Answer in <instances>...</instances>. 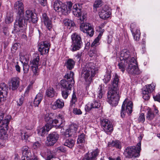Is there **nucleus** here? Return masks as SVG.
<instances>
[{"instance_id":"f3484780","label":"nucleus","mask_w":160,"mask_h":160,"mask_svg":"<svg viewBox=\"0 0 160 160\" xmlns=\"http://www.w3.org/2000/svg\"><path fill=\"white\" fill-rule=\"evenodd\" d=\"M49 47L50 45L48 42H42L39 44L38 50L42 54H45L48 53Z\"/></svg>"},{"instance_id":"dca6fc26","label":"nucleus","mask_w":160,"mask_h":160,"mask_svg":"<svg viewBox=\"0 0 160 160\" xmlns=\"http://www.w3.org/2000/svg\"><path fill=\"white\" fill-rule=\"evenodd\" d=\"M99 152V150L97 148L90 153H87L82 160H96V157Z\"/></svg>"},{"instance_id":"3c124183","label":"nucleus","mask_w":160,"mask_h":160,"mask_svg":"<svg viewBox=\"0 0 160 160\" xmlns=\"http://www.w3.org/2000/svg\"><path fill=\"white\" fill-rule=\"evenodd\" d=\"M138 120L139 122L143 123L145 120L144 115L143 113L140 114L138 118Z\"/></svg>"},{"instance_id":"6e6d98bb","label":"nucleus","mask_w":160,"mask_h":160,"mask_svg":"<svg viewBox=\"0 0 160 160\" xmlns=\"http://www.w3.org/2000/svg\"><path fill=\"white\" fill-rule=\"evenodd\" d=\"M57 152H61L65 153L66 152V149H65V147L64 146H60L59 147H58L57 148Z\"/></svg>"},{"instance_id":"393cba45","label":"nucleus","mask_w":160,"mask_h":160,"mask_svg":"<svg viewBox=\"0 0 160 160\" xmlns=\"http://www.w3.org/2000/svg\"><path fill=\"white\" fill-rule=\"evenodd\" d=\"M111 14V12L106 7L102 9L99 14L100 18L103 19H106L109 18Z\"/></svg>"},{"instance_id":"5fc2aeb1","label":"nucleus","mask_w":160,"mask_h":160,"mask_svg":"<svg viewBox=\"0 0 160 160\" xmlns=\"http://www.w3.org/2000/svg\"><path fill=\"white\" fill-rule=\"evenodd\" d=\"M21 139L22 140H27L28 139V136L26 133L21 132Z\"/></svg>"},{"instance_id":"49530a36","label":"nucleus","mask_w":160,"mask_h":160,"mask_svg":"<svg viewBox=\"0 0 160 160\" xmlns=\"http://www.w3.org/2000/svg\"><path fill=\"white\" fill-rule=\"evenodd\" d=\"M102 5V2L101 0H96L94 4V8L96 9L101 7Z\"/></svg>"},{"instance_id":"9d476101","label":"nucleus","mask_w":160,"mask_h":160,"mask_svg":"<svg viewBox=\"0 0 160 160\" xmlns=\"http://www.w3.org/2000/svg\"><path fill=\"white\" fill-rule=\"evenodd\" d=\"M133 103L131 101L127 102V100L126 99L122 104L121 112V116L122 118H124L126 113L128 114H131L132 112Z\"/></svg>"},{"instance_id":"412c9836","label":"nucleus","mask_w":160,"mask_h":160,"mask_svg":"<svg viewBox=\"0 0 160 160\" xmlns=\"http://www.w3.org/2000/svg\"><path fill=\"white\" fill-rule=\"evenodd\" d=\"M52 128V125L47 123L42 128L37 129L38 133L39 136H44L46 132H48Z\"/></svg>"},{"instance_id":"7c9ffc66","label":"nucleus","mask_w":160,"mask_h":160,"mask_svg":"<svg viewBox=\"0 0 160 160\" xmlns=\"http://www.w3.org/2000/svg\"><path fill=\"white\" fill-rule=\"evenodd\" d=\"M108 145L109 147L113 146L119 149L121 148V143L119 141H111L108 142Z\"/></svg>"},{"instance_id":"79ce46f5","label":"nucleus","mask_w":160,"mask_h":160,"mask_svg":"<svg viewBox=\"0 0 160 160\" xmlns=\"http://www.w3.org/2000/svg\"><path fill=\"white\" fill-rule=\"evenodd\" d=\"M154 117V114L152 112L151 110H149L148 111L146 118L148 120H151Z\"/></svg>"},{"instance_id":"13d9d810","label":"nucleus","mask_w":160,"mask_h":160,"mask_svg":"<svg viewBox=\"0 0 160 160\" xmlns=\"http://www.w3.org/2000/svg\"><path fill=\"white\" fill-rule=\"evenodd\" d=\"M23 99L22 97L20 98L17 101V105L19 106H21L23 103Z\"/></svg>"},{"instance_id":"a19ab883","label":"nucleus","mask_w":160,"mask_h":160,"mask_svg":"<svg viewBox=\"0 0 160 160\" xmlns=\"http://www.w3.org/2000/svg\"><path fill=\"white\" fill-rule=\"evenodd\" d=\"M72 4L71 2H67V5H65V8L66 10V12L65 14H62L66 15L67 14L68 12L71 11L72 8Z\"/></svg>"},{"instance_id":"e2e57ef3","label":"nucleus","mask_w":160,"mask_h":160,"mask_svg":"<svg viewBox=\"0 0 160 160\" xmlns=\"http://www.w3.org/2000/svg\"><path fill=\"white\" fill-rule=\"evenodd\" d=\"M39 2L41 5L45 6L47 4V0H39Z\"/></svg>"},{"instance_id":"0eeeda50","label":"nucleus","mask_w":160,"mask_h":160,"mask_svg":"<svg viewBox=\"0 0 160 160\" xmlns=\"http://www.w3.org/2000/svg\"><path fill=\"white\" fill-rule=\"evenodd\" d=\"M108 101L112 106L117 105L119 100V96L118 90L110 89L107 94Z\"/></svg>"},{"instance_id":"ddd939ff","label":"nucleus","mask_w":160,"mask_h":160,"mask_svg":"<svg viewBox=\"0 0 160 160\" xmlns=\"http://www.w3.org/2000/svg\"><path fill=\"white\" fill-rule=\"evenodd\" d=\"M102 128L107 133L112 132L113 130L112 122L107 119H103L100 121Z\"/></svg>"},{"instance_id":"b1692460","label":"nucleus","mask_w":160,"mask_h":160,"mask_svg":"<svg viewBox=\"0 0 160 160\" xmlns=\"http://www.w3.org/2000/svg\"><path fill=\"white\" fill-rule=\"evenodd\" d=\"M42 20L46 28L49 30H50L52 27V22L51 19L47 16L46 14H42Z\"/></svg>"},{"instance_id":"9b49d317","label":"nucleus","mask_w":160,"mask_h":160,"mask_svg":"<svg viewBox=\"0 0 160 160\" xmlns=\"http://www.w3.org/2000/svg\"><path fill=\"white\" fill-rule=\"evenodd\" d=\"M72 11L73 14L78 17L79 18L81 21H84L87 17L85 12H82L81 7L78 5L74 4L73 7Z\"/></svg>"},{"instance_id":"052dcab7","label":"nucleus","mask_w":160,"mask_h":160,"mask_svg":"<svg viewBox=\"0 0 160 160\" xmlns=\"http://www.w3.org/2000/svg\"><path fill=\"white\" fill-rule=\"evenodd\" d=\"M153 98L155 101L160 102V93H158L155 96H153Z\"/></svg>"},{"instance_id":"4c0bfd02","label":"nucleus","mask_w":160,"mask_h":160,"mask_svg":"<svg viewBox=\"0 0 160 160\" xmlns=\"http://www.w3.org/2000/svg\"><path fill=\"white\" fill-rule=\"evenodd\" d=\"M146 88L144 90H146V91L148 92L151 93L154 89L155 85L154 83H152L151 84L146 85Z\"/></svg>"},{"instance_id":"c756f323","label":"nucleus","mask_w":160,"mask_h":160,"mask_svg":"<svg viewBox=\"0 0 160 160\" xmlns=\"http://www.w3.org/2000/svg\"><path fill=\"white\" fill-rule=\"evenodd\" d=\"M119 81L118 77L117 74H115L114 77L111 89L118 90V83Z\"/></svg>"},{"instance_id":"423d86ee","label":"nucleus","mask_w":160,"mask_h":160,"mask_svg":"<svg viewBox=\"0 0 160 160\" xmlns=\"http://www.w3.org/2000/svg\"><path fill=\"white\" fill-rule=\"evenodd\" d=\"M72 45L70 48L71 51L74 52L79 50L81 48L82 42L80 35L76 32L72 34L71 36Z\"/></svg>"},{"instance_id":"6ab92c4d","label":"nucleus","mask_w":160,"mask_h":160,"mask_svg":"<svg viewBox=\"0 0 160 160\" xmlns=\"http://www.w3.org/2000/svg\"><path fill=\"white\" fill-rule=\"evenodd\" d=\"M8 90L6 84L4 83H1V102L6 100Z\"/></svg>"},{"instance_id":"0e129e2a","label":"nucleus","mask_w":160,"mask_h":160,"mask_svg":"<svg viewBox=\"0 0 160 160\" xmlns=\"http://www.w3.org/2000/svg\"><path fill=\"white\" fill-rule=\"evenodd\" d=\"M99 32H100L99 34L98 35H100V37H101L102 35V34L103 33V32H104V29H102L101 28L99 27Z\"/></svg>"},{"instance_id":"37998d69","label":"nucleus","mask_w":160,"mask_h":160,"mask_svg":"<svg viewBox=\"0 0 160 160\" xmlns=\"http://www.w3.org/2000/svg\"><path fill=\"white\" fill-rule=\"evenodd\" d=\"M111 74L110 72H108L104 76L103 81L104 83H107L110 80L111 78Z\"/></svg>"},{"instance_id":"ea45409f","label":"nucleus","mask_w":160,"mask_h":160,"mask_svg":"<svg viewBox=\"0 0 160 160\" xmlns=\"http://www.w3.org/2000/svg\"><path fill=\"white\" fill-rule=\"evenodd\" d=\"M63 23L65 25L68 27L73 26L74 25V23L73 21L68 19H66L64 20Z\"/></svg>"},{"instance_id":"de8ad7c7","label":"nucleus","mask_w":160,"mask_h":160,"mask_svg":"<svg viewBox=\"0 0 160 160\" xmlns=\"http://www.w3.org/2000/svg\"><path fill=\"white\" fill-rule=\"evenodd\" d=\"M101 38V37H100V35H98V36L96 39H95L93 42L92 44V46H96L97 45H98L99 44V42Z\"/></svg>"},{"instance_id":"72a5a7b5","label":"nucleus","mask_w":160,"mask_h":160,"mask_svg":"<svg viewBox=\"0 0 160 160\" xmlns=\"http://www.w3.org/2000/svg\"><path fill=\"white\" fill-rule=\"evenodd\" d=\"M75 64V62L72 59H68L66 63L67 68L69 70H71L73 68Z\"/></svg>"},{"instance_id":"4d7b16f0","label":"nucleus","mask_w":160,"mask_h":160,"mask_svg":"<svg viewBox=\"0 0 160 160\" xmlns=\"http://www.w3.org/2000/svg\"><path fill=\"white\" fill-rule=\"evenodd\" d=\"M73 113L77 115H80L82 113L80 109L77 108H75L73 110Z\"/></svg>"},{"instance_id":"c9c22d12","label":"nucleus","mask_w":160,"mask_h":160,"mask_svg":"<svg viewBox=\"0 0 160 160\" xmlns=\"http://www.w3.org/2000/svg\"><path fill=\"white\" fill-rule=\"evenodd\" d=\"M46 94L47 97L52 98L55 95V92L53 88L50 87L46 90Z\"/></svg>"},{"instance_id":"f8f14e48","label":"nucleus","mask_w":160,"mask_h":160,"mask_svg":"<svg viewBox=\"0 0 160 160\" xmlns=\"http://www.w3.org/2000/svg\"><path fill=\"white\" fill-rule=\"evenodd\" d=\"M84 21H81L80 30L84 33H87L89 36L92 37L94 31L91 24L88 23H83Z\"/></svg>"},{"instance_id":"c85d7f7f","label":"nucleus","mask_w":160,"mask_h":160,"mask_svg":"<svg viewBox=\"0 0 160 160\" xmlns=\"http://www.w3.org/2000/svg\"><path fill=\"white\" fill-rule=\"evenodd\" d=\"M43 99V95L41 93H38L36 96L34 101V105L38 107Z\"/></svg>"},{"instance_id":"680f3d73","label":"nucleus","mask_w":160,"mask_h":160,"mask_svg":"<svg viewBox=\"0 0 160 160\" xmlns=\"http://www.w3.org/2000/svg\"><path fill=\"white\" fill-rule=\"evenodd\" d=\"M86 138L84 134L82 133L78 136V140H84Z\"/></svg>"},{"instance_id":"864d4df0","label":"nucleus","mask_w":160,"mask_h":160,"mask_svg":"<svg viewBox=\"0 0 160 160\" xmlns=\"http://www.w3.org/2000/svg\"><path fill=\"white\" fill-rule=\"evenodd\" d=\"M56 141H46L45 144L48 146H52L56 143Z\"/></svg>"},{"instance_id":"2eb2a0df","label":"nucleus","mask_w":160,"mask_h":160,"mask_svg":"<svg viewBox=\"0 0 160 160\" xmlns=\"http://www.w3.org/2000/svg\"><path fill=\"white\" fill-rule=\"evenodd\" d=\"M53 7L55 11L60 12L61 14H65L66 12L65 4L63 3L60 1H55L54 2Z\"/></svg>"},{"instance_id":"bb28decb","label":"nucleus","mask_w":160,"mask_h":160,"mask_svg":"<svg viewBox=\"0 0 160 160\" xmlns=\"http://www.w3.org/2000/svg\"><path fill=\"white\" fill-rule=\"evenodd\" d=\"M77 126L74 124H72L70 126L68 129H67L66 131V133L68 132V134H66V135H68V137L72 136V135H74L76 132L77 130Z\"/></svg>"},{"instance_id":"e433bc0d","label":"nucleus","mask_w":160,"mask_h":160,"mask_svg":"<svg viewBox=\"0 0 160 160\" xmlns=\"http://www.w3.org/2000/svg\"><path fill=\"white\" fill-rule=\"evenodd\" d=\"M104 93V87L102 85H100L98 91V97L99 98H102Z\"/></svg>"},{"instance_id":"bf43d9fd","label":"nucleus","mask_w":160,"mask_h":160,"mask_svg":"<svg viewBox=\"0 0 160 160\" xmlns=\"http://www.w3.org/2000/svg\"><path fill=\"white\" fill-rule=\"evenodd\" d=\"M40 146V144L38 141L35 142L33 144V147L34 149H37Z\"/></svg>"},{"instance_id":"69168bd1","label":"nucleus","mask_w":160,"mask_h":160,"mask_svg":"<svg viewBox=\"0 0 160 160\" xmlns=\"http://www.w3.org/2000/svg\"><path fill=\"white\" fill-rule=\"evenodd\" d=\"M16 70L19 73L21 72V68L17 64L15 66Z\"/></svg>"},{"instance_id":"09e8293b","label":"nucleus","mask_w":160,"mask_h":160,"mask_svg":"<svg viewBox=\"0 0 160 160\" xmlns=\"http://www.w3.org/2000/svg\"><path fill=\"white\" fill-rule=\"evenodd\" d=\"M28 63L24 62L23 64V69L24 72V73L25 74L27 73L29 70V67L28 65Z\"/></svg>"},{"instance_id":"338daca9","label":"nucleus","mask_w":160,"mask_h":160,"mask_svg":"<svg viewBox=\"0 0 160 160\" xmlns=\"http://www.w3.org/2000/svg\"><path fill=\"white\" fill-rule=\"evenodd\" d=\"M77 143L78 144H79V145L81 146L82 147H83V143H84L85 141H77Z\"/></svg>"},{"instance_id":"603ef678","label":"nucleus","mask_w":160,"mask_h":160,"mask_svg":"<svg viewBox=\"0 0 160 160\" xmlns=\"http://www.w3.org/2000/svg\"><path fill=\"white\" fill-rule=\"evenodd\" d=\"M77 101V98L74 93H73L72 98V100L70 103V105L72 106Z\"/></svg>"},{"instance_id":"2f4dec72","label":"nucleus","mask_w":160,"mask_h":160,"mask_svg":"<svg viewBox=\"0 0 160 160\" xmlns=\"http://www.w3.org/2000/svg\"><path fill=\"white\" fill-rule=\"evenodd\" d=\"M74 73L70 71V72H68L64 76L65 78L66 79V80L71 82L72 84L74 83Z\"/></svg>"},{"instance_id":"a211bd4d","label":"nucleus","mask_w":160,"mask_h":160,"mask_svg":"<svg viewBox=\"0 0 160 160\" xmlns=\"http://www.w3.org/2000/svg\"><path fill=\"white\" fill-rule=\"evenodd\" d=\"M130 28L134 39L136 41H138L140 37L141 33L140 30L137 29L135 24L134 23L131 24Z\"/></svg>"},{"instance_id":"8fccbe9b","label":"nucleus","mask_w":160,"mask_h":160,"mask_svg":"<svg viewBox=\"0 0 160 160\" xmlns=\"http://www.w3.org/2000/svg\"><path fill=\"white\" fill-rule=\"evenodd\" d=\"M150 93L146 91V90H143L142 91V98L145 100H148L149 98V94Z\"/></svg>"},{"instance_id":"f704fd0d","label":"nucleus","mask_w":160,"mask_h":160,"mask_svg":"<svg viewBox=\"0 0 160 160\" xmlns=\"http://www.w3.org/2000/svg\"><path fill=\"white\" fill-rule=\"evenodd\" d=\"M59 135L56 132L49 134L47 137V140H58Z\"/></svg>"},{"instance_id":"774afa93","label":"nucleus","mask_w":160,"mask_h":160,"mask_svg":"<svg viewBox=\"0 0 160 160\" xmlns=\"http://www.w3.org/2000/svg\"><path fill=\"white\" fill-rule=\"evenodd\" d=\"M109 160H122L121 157L118 156L116 158H112L109 157Z\"/></svg>"},{"instance_id":"4be33fe9","label":"nucleus","mask_w":160,"mask_h":160,"mask_svg":"<svg viewBox=\"0 0 160 160\" xmlns=\"http://www.w3.org/2000/svg\"><path fill=\"white\" fill-rule=\"evenodd\" d=\"M101 106L100 102L96 100L91 103H88L86 105L85 109L86 111H89L92 109L99 108Z\"/></svg>"},{"instance_id":"f257e3e1","label":"nucleus","mask_w":160,"mask_h":160,"mask_svg":"<svg viewBox=\"0 0 160 160\" xmlns=\"http://www.w3.org/2000/svg\"><path fill=\"white\" fill-rule=\"evenodd\" d=\"M120 60L118 66L119 70L122 73L126 69L130 74H138L140 73V71L136 63V58L132 53H130L126 49L122 50Z\"/></svg>"},{"instance_id":"f03ea898","label":"nucleus","mask_w":160,"mask_h":160,"mask_svg":"<svg viewBox=\"0 0 160 160\" xmlns=\"http://www.w3.org/2000/svg\"><path fill=\"white\" fill-rule=\"evenodd\" d=\"M54 117V114L53 113H46L44 114L43 118L47 123L52 125V127L55 126L56 128L63 127L65 122L63 115L59 114L56 115L55 119H53Z\"/></svg>"},{"instance_id":"1a4fd4ad","label":"nucleus","mask_w":160,"mask_h":160,"mask_svg":"<svg viewBox=\"0 0 160 160\" xmlns=\"http://www.w3.org/2000/svg\"><path fill=\"white\" fill-rule=\"evenodd\" d=\"M11 118L10 116L7 115L3 120L1 121V123H2L1 125V139L5 140L7 139L8 134L6 133V131L8 129V124Z\"/></svg>"},{"instance_id":"6e6552de","label":"nucleus","mask_w":160,"mask_h":160,"mask_svg":"<svg viewBox=\"0 0 160 160\" xmlns=\"http://www.w3.org/2000/svg\"><path fill=\"white\" fill-rule=\"evenodd\" d=\"M14 7L17 11L16 19H18V23L20 24V25L22 24L25 26V21L23 20L21 17L24 13V5L23 3L21 1H18L15 3Z\"/></svg>"},{"instance_id":"20e7f679","label":"nucleus","mask_w":160,"mask_h":160,"mask_svg":"<svg viewBox=\"0 0 160 160\" xmlns=\"http://www.w3.org/2000/svg\"><path fill=\"white\" fill-rule=\"evenodd\" d=\"M96 72L94 64L92 62H88L83 64L82 67V74L87 83L90 84Z\"/></svg>"},{"instance_id":"473e14b6","label":"nucleus","mask_w":160,"mask_h":160,"mask_svg":"<svg viewBox=\"0 0 160 160\" xmlns=\"http://www.w3.org/2000/svg\"><path fill=\"white\" fill-rule=\"evenodd\" d=\"M19 56L20 59L22 63H24V62L28 63L29 58V54L21 53Z\"/></svg>"},{"instance_id":"a18cd8bd","label":"nucleus","mask_w":160,"mask_h":160,"mask_svg":"<svg viewBox=\"0 0 160 160\" xmlns=\"http://www.w3.org/2000/svg\"><path fill=\"white\" fill-rule=\"evenodd\" d=\"M13 21L12 16L10 13L7 14L6 18L5 19V22L6 23H9Z\"/></svg>"},{"instance_id":"4468645a","label":"nucleus","mask_w":160,"mask_h":160,"mask_svg":"<svg viewBox=\"0 0 160 160\" xmlns=\"http://www.w3.org/2000/svg\"><path fill=\"white\" fill-rule=\"evenodd\" d=\"M39 58L38 56L36 58H34L30 62V65L33 72L32 77L37 76L38 74V67L39 63Z\"/></svg>"},{"instance_id":"5701e85b","label":"nucleus","mask_w":160,"mask_h":160,"mask_svg":"<svg viewBox=\"0 0 160 160\" xmlns=\"http://www.w3.org/2000/svg\"><path fill=\"white\" fill-rule=\"evenodd\" d=\"M22 156L21 160H26L29 159L31 156L30 150L28 147L25 146L22 148Z\"/></svg>"},{"instance_id":"a878e982","label":"nucleus","mask_w":160,"mask_h":160,"mask_svg":"<svg viewBox=\"0 0 160 160\" xmlns=\"http://www.w3.org/2000/svg\"><path fill=\"white\" fill-rule=\"evenodd\" d=\"M71 82L68 81L65 79L62 80L60 82L61 86V89H69L71 90L72 85L74 84H72Z\"/></svg>"},{"instance_id":"aec40b11","label":"nucleus","mask_w":160,"mask_h":160,"mask_svg":"<svg viewBox=\"0 0 160 160\" xmlns=\"http://www.w3.org/2000/svg\"><path fill=\"white\" fill-rule=\"evenodd\" d=\"M9 86L12 90H16L19 85L20 80L17 77H12L9 80Z\"/></svg>"},{"instance_id":"58836bf2","label":"nucleus","mask_w":160,"mask_h":160,"mask_svg":"<svg viewBox=\"0 0 160 160\" xmlns=\"http://www.w3.org/2000/svg\"><path fill=\"white\" fill-rule=\"evenodd\" d=\"M62 98L66 99L68 98V95L71 93V90L69 89H62Z\"/></svg>"},{"instance_id":"7ed1b4c3","label":"nucleus","mask_w":160,"mask_h":160,"mask_svg":"<svg viewBox=\"0 0 160 160\" xmlns=\"http://www.w3.org/2000/svg\"><path fill=\"white\" fill-rule=\"evenodd\" d=\"M23 20L25 21L26 25L22 24L20 25V24L18 23V19H16V20L15 24L17 26H18L20 28L19 31L22 32H24L27 29V22H32L33 23H35L38 21V18L36 14L30 9L27 10L24 14L21 16Z\"/></svg>"},{"instance_id":"39448f33","label":"nucleus","mask_w":160,"mask_h":160,"mask_svg":"<svg viewBox=\"0 0 160 160\" xmlns=\"http://www.w3.org/2000/svg\"><path fill=\"white\" fill-rule=\"evenodd\" d=\"M141 150V142L139 141L136 146L127 147L124 151V154L127 158H135L139 156Z\"/></svg>"},{"instance_id":"cd10ccee","label":"nucleus","mask_w":160,"mask_h":160,"mask_svg":"<svg viewBox=\"0 0 160 160\" xmlns=\"http://www.w3.org/2000/svg\"><path fill=\"white\" fill-rule=\"evenodd\" d=\"M64 106V102L62 100L58 99L56 101L52 106V108L55 110L58 108H61Z\"/></svg>"},{"instance_id":"c03bdc74","label":"nucleus","mask_w":160,"mask_h":160,"mask_svg":"<svg viewBox=\"0 0 160 160\" xmlns=\"http://www.w3.org/2000/svg\"><path fill=\"white\" fill-rule=\"evenodd\" d=\"M74 143V141H66L64 145L69 148H72L73 146Z\"/></svg>"}]
</instances>
